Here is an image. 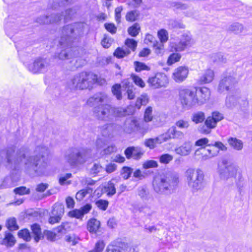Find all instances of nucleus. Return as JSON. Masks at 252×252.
<instances>
[{
    "label": "nucleus",
    "instance_id": "18",
    "mask_svg": "<svg viewBox=\"0 0 252 252\" xmlns=\"http://www.w3.org/2000/svg\"><path fill=\"white\" fill-rule=\"evenodd\" d=\"M165 142L170 139H182L185 136L184 133L177 129L176 126H172L170 127L167 132L162 134Z\"/></svg>",
    "mask_w": 252,
    "mask_h": 252
},
{
    "label": "nucleus",
    "instance_id": "40",
    "mask_svg": "<svg viewBox=\"0 0 252 252\" xmlns=\"http://www.w3.org/2000/svg\"><path fill=\"white\" fill-rule=\"evenodd\" d=\"M140 30V27L138 23L134 24L132 26L128 28L127 32L131 36H136Z\"/></svg>",
    "mask_w": 252,
    "mask_h": 252
},
{
    "label": "nucleus",
    "instance_id": "17",
    "mask_svg": "<svg viewBox=\"0 0 252 252\" xmlns=\"http://www.w3.org/2000/svg\"><path fill=\"white\" fill-rule=\"evenodd\" d=\"M46 64V59L39 58L29 65L28 69L33 73H41L45 70Z\"/></svg>",
    "mask_w": 252,
    "mask_h": 252
},
{
    "label": "nucleus",
    "instance_id": "50",
    "mask_svg": "<svg viewBox=\"0 0 252 252\" xmlns=\"http://www.w3.org/2000/svg\"><path fill=\"white\" fill-rule=\"evenodd\" d=\"M187 48L185 45H183L181 41L178 43H174L171 46V50L175 52H181L184 51Z\"/></svg>",
    "mask_w": 252,
    "mask_h": 252
},
{
    "label": "nucleus",
    "instance_id": "57",
    "mask_svg": "<svg viewBox=\"0 0 252 252\" xmlns=\"http://www.w3.org/2000/svg\"><path fill=\"white\" fill-rule=\"evenodd\" d=\"M105 244L103 241H98L95 245L94 249L89 252H102L104 248Z\"/></svg>",
    "mask_w": 252,
    "mask_h": 252
},
{
    "label": "nucleus",
    "instance_id": "20",
    "mask_svg": "<svg viewBox=\"0 0 252 252\" xmlns=\"http://www.w3.org/2000/svg\"><path fill=\"white\" fill-rule=\"evenodd\" d=\"M138 121L134 117L127 118L123 126L124 131L127 133H131L137 131Z\"/></svg>",
    "mask_w": 252,
    "mask_h": 252
},
{
    "label": "nucleus",
    "instance_id": "56",
    "mask_svg": "<svg viewBox=\"0 0 252 252\" xmlns=\"http://www.w3.org/2000/svg\"><path fill=\"white\" fill-rule=\"evenodd\" d=\"M14 192L20 195L29 194L30 193V189L26 187L22 186L15 188Z\"/></svg>",
    "mask_w": 252,
    "mask_h": 252
},
{
    "label": "nucleus",
    "instance_id": "15",
    "mask_svg": "<svg viewBox=\"0 0 252 252\" xmlns=\"http://www.w3.org/2000/svg\"><path fill=\"white\" fill-rule=\"evenodd\" d=\"M189 69L187 67L180 66L174 69L172 77L176 83H181L187 78Z\"/></svg>",
    "mask_w": 252,
    "mask_h": 252
},
{
    "label": "nucleus",
    "instance_id": "25",
    "mask_svg": "<svg viewBox=\"0 0 252 252\" xmlns=\"http://www.w3.org/2000/svg\"><path fill=\"white\" fill-rule=\"evenodd\" d=\"M192 145L190 142H185L182 146L176 148L175 152L182 156L189 155L191 151Z\"/></svg>",
    "mask_w": 252,
    "mask_h": 252
},
{
    "label": "nucleus",
    "instance_id": "6",
    "mask_svg": "<svg viewBox=\"0 0 252 252\" xmlns=\"http://www.w3.org/2000/svg\"><path fill=\"white\" fill-rule=\"evenodd\" d=\"M84 33L83 25L82 24L68 25L63 27L60 40L62 46L68 47L77 37Z\"/></svg>",
    "mask_w": 252,
    "mask_h": 252
},
{
    "label": "nucleus",
    "instance_id": "48",
    "mask_svg": "<svg viewBox=\"0 0 252 252\" xmlns=\"http://www.w3.org/2000/svg\"><path fill=\"white\" fill-rule=\"evenodd\" d=\"M121 87L120 84H115L112 88V92L118 100H121L122 98Z\"/></svg>",
    "mask_w": 252,
    "mask_h": 252
},
{
    "label": "nucleus",
    "instance_id": "38",
    "mask_svg": "<svg viewBox=\"0 0 252 252\" xmlns=\"http://www.w3.org/2000/svg\"><path fill=\"white\" fill-rule=\"evenodd\" d=\"M148 122L145 121V120L140 123L138 122L137 131L142 133L147 132L151 128L148 124Z\"/></svg>",
    "mask_w": 252,
    "mask_h": 252
},
{
    "label": "nucleus",
    "instance_id": "4",
    "mask_svg": "<svg viewBox=\"0 0 252 252\" xmlns=\"http://www.w3.org/2000/svg\"><path fill=\"white\" fill-rule=\"evenodd\" d=\"M188 187L192 193L203 190L205 187V175L200 169L188 168L185 173Z\"/></svg>",
    "mask_w": 252,
    "mask_h": 252
},
{
    "label": "nucleus",
    "instance_id": "45",
    "mask_svg": "<svg viewBox=\"0 0 252 252\" xmlns=\"http://www.w3.org/2000/svg\"><path fill=\"white\" fill-rule=\"evenodd\" d=\"M71 50L70 48H67L65 50H62L59 54V58L61 60L71 58L73 56L70 52Z\"/></svg>",
    "mask_w": 252,
    "mask_h": 252
},
{
    "label": "nucleus",
    "instance_id": "62",
    "mask_svg": "<svg viewBox=\"0 0 252 252\" xmlns=\"http://www.w3.org/2000/svg\"><path fill=\"white\" fill-rule=\"evenodd\" d=\"M143 166L145 169L155 168L158 166V162L155 160H149L145 162L143 164Z\"/></svg>",
    "mask_w": 252,
    "mask_h": 252
},
{
    "label": "nucleus",
    "instance_id": "11",
    "mask_svg": "<svg viewBox=\"0 0 252 252\" xmlns=\"http://www.w3.org/2000/svg\"><path fill=\"white\" fill-rule=\"evenodd\" d=\"M209 148L206 149L205 147H202L201 150L206 151L208 153L205 154L209 158L217 156L219 153V150L225 151L227 150V147L220 141L212 142L208 144Z\"/></svg>",
    "mask_w": 252,
    "mask_h": 252
},
{
    "label": "nucleus",
    "instance_id": "53",
    "mask_svg": "<svg viewBox=\"0 0 252 252\" xmlns=\"http://www.w3.org/2000/svg\"><path fill=\"white\" fill-rule=\"evenodd\" d=\"M229 30L234 32L235 33H239L243 30V26L239 23H235L230 26Z\"/></svg>",
    "mask_w": 252,
    "mask_h": 252
},
{
    "label": "nucleus",
    "instance_id": "60",
    "mask_svg": "<svg viewBox=\"0 0 252 252\" xmlns=\"http://www.w3.org/2000/svg\"><path fill=\"white\" fill-rule=\"evenodd\" d=\"M134 63L135 65V71L137 72H140L142 70L149 69L148 66H147L144 63L136 61Z\"/></svg>",
    "mask_w": 252,
    "mask_h": 252
},
{
    "label": "nucleus",
    "instance_id": "36",
    "mask_svg": "<svg viewBox=\"0 0 252 252\" xmlns=\"http://www.w3.org/2000/svg\"><path fill=\"white\" fill-rule=\"evenodd\" d=\"M168 5L170 8H173L174 9L185 10L189 8V5L186 3H183L179 1H169Z\"/></svg>",
    "mask_w": 252,
    "mask_h": 252
},
{
    "label": "nucleus",
    "instance_id": "59",
    "mask_svg": "<svg viewBox=\"0 0 252 252\" xmlns=\"http://www.w3.org/2000/svg\"><path fill=\"white\" fill-rule=\"evenodd\" d=\"M109 202L107 200L99 199L96 201L95 204L99 209L105 211L107 209Z\"/></svg>",
    "mask_w": 252,
    "mask_h": 252
},
{
    "label": "nucleus",
    "instance_id": "63",
    "mask_svg": "<svg viewBox=\"0 0 252 252\" xmlns=\"http://www.w3.org/2000/svg\"><path fill=\"white\" fill-rule=\"evenodd\" d=\"M153 119L152 108L148 107L145 111L144 120L147 122H150Z\"/></svg>",
    "mask_w": 252,
    "mask_h": 252
},
{
    "label": "nucleus",
    "instance_id": "12",
    "mask_svg": "<svg viewBox=\"0 0 252 252\" xmlns=\"http://www.w3.org/2000/svg\"><path fill=\"white\" fill-rule=\"evenodd\" d=\"M223 166L220 167L219 170L220 178L226 179L236 175L238 168L234 164L227 163L226 161H223Z\"/></svg>",
    "mask_w": 252,
    "mask_h": 252
},
{
    "label": "nucleus",
    "instance_id": "34",
    "mask_svg": "<svg viewBox=\"0 0 252 252\" xmlns=\"http://www.w3.org/2000/svg\"><path fill=\"white\" fill-rule=\"evenodd\" d=\"M16 242L13 235L9 232L5 233L4 239L2 240L1 244L7 247H12Z\"/></svg>",
    "mask_w": 252,
    "mask_h": 252
},
{
    "label": "nucleus",
    "instance_id": "29",
    "mask_svg": "<svg viewBox=\"0 0 252 252\" xmlns=\"http://www.w3.org/2000/svg\"><path fill=\"white\" fill-rule=\"evenodd\" d=\"M227 142L229 145L236 150L240 151L243 148V142L242 141L236 137H229L227 140Z\"/></svg>",
    "mask_w": 252,
    "mask_h": 252
},
{
    "label": "nucleus",
    "instance_id": "58",
    "mask_svg": "<svg viewBox=\"0 0 252 252\" xmlns=\"http://www.w3.org/2000/svg\"><path fill=\"white\" fill-rule=\"evenodd\" d=\"M102 170V166L98 163H95L90 169V174L94 176L97 174Z\"/></svg>",
    "mask_w": 252,
    "mask_h": 252
},
{
    "label": "nucleus",
    "instance_id": "5",
    "mask_svg": "<svg viewBox=\"0 0 252 252\" xmlns=\"http://www.w3.org/2000/svg\"><path fill=\"white\" fill-rule=\"evenodd\" d=\"M95 76L87 72L76 74L66 83V87L71 90L90 89L95 82Z\"/></svg>",
    "mask_w": 252,
    "mask_h": 252
},
{
    "label": "nucleus",
    "instance_id": "49",
    "mask_svg": "<svg viewBox=\"0 0 252 252\" xmlns=\"http://www.w3.org/2000/svg\"><path fill=\"white\" fill-rule=\"evenodd\" d=\"M168 26L170 29H184L185 28V26L181 23L180 21L174 20H170L168 21Z\"/></svg>",
    "mask_w": 252,
    "mask_h": 252
},
{
    "label": "nucleus",
    "instance_id": "16",
    "mask_svg": "<svg viewBox=\"0 0 252 252\" xmlns=\"http://www.w3.org/2000/svg\"><path fill=\"white\" fill-rule=\"evenodd\" d=\"M197 103L201 105L208 100L210 96V91L207 88H201L194 90Z\"/></svg>",
    "mask_w": 252,
    "mask_h": 252
},
{
    "label": "nucleus",
    "instance_id": "39",
    "mask_svg": "<svg viewBox=\"0 0 252 252\" xmlns=\"http://www.w3.org/2000/svg\"><path fill=\"white\" fill-rule=\"evenodd\" d=\"M100 128L102 136L106 137H109L111 134L112 125L107 124L100 127Z\"/></svg>",
    "mask_w": 252,
    "mask_h": 252
},
{
    "label": "nucleus",
    "instance_id": "51",
    "mask_svg": "<svg viewBox=\"0 0 252 252\" xmlns=\"http://www.w3.org/2000/svg\"><path fill=\"white\" fill-rule=\"evenodd\" d=\"M173 159L172 155L168 154H164L159 157V161L163 164H168Z\"/></svg>",
    "mask_w": 252,
    "mask_h": 252
},
{
    "label": "nucleus",
    "instance_id": "54",
    "mask_svg": "<svg viewBox=\"0 0 252 252\" xmlns=\"http://www.w3.org/2000/svg\"><path fill=\"white\" fill-rule=\"evenodd\" d=\"M132 169L130 167L125 166L122 169L121 175L124 179H127L130 177L132 172Z\"/></svg>",
    "mask_w": 252,
    "mask_h": 252
},
{
    "label": "nucleus",
    "instance_id": "41",
    "mask_svg": "<svg viewBox=\"0 0 252 252\" xmlns=\"http://www.w3.org/2000/svg\"><path fill=\"white\" fill-rule=\"evenodd\" d=\"M6 226L10 231L16 230L19 229L16 219L15 218H10L8 219L7 220Z\"/></svg>",
    "mask_w": 252,
    "mask_h": 252
},
{
    "label": "nucleus",
    "instance_id": "30",
    "mask_svg": "<svg viewBox=\"0 0 252 252\" xmlns=\"http://www.w3.org/2000/svg\"><path fill=\"white\" fill-rule=\"evenodd\" d=\"M214 77V71L212 70L208 69L200 77L199 81L201 84L210 83L213 80Z\"/></svg>",
    "mask_w": 252,
    "mask_h": 252
},
{
    "label": "nucleus",
    "instance_id": "14",
    "mask_svg": "<svg viewBox=\"0 0 252 252\" xmlns=\"http://www.w3.org/2000/svg\"><path fill=\"white\" fill-rule=\"evenodd\" d=\"M236 83L234 77L230 74H224L220 81L218 86V91L222 93L224 91H228Z\"/></svg>",
    "mask_w": 252,
    "mask_h": 252
},
{
    "label": "nucleus",
    "instance_id": "7",
    "mask_svg": "<svg viewBox=\"0 0 252 252\" xmlns=\"http://www.w3.org/2000/svg\"><path fill=\"white\" fill-rule=\"evenodd\" d=\"M120 111L118 108L109 104H103L96 106L93 108L94 117L98 121L109 122L113 121L119 116Z\"/></svg>",
    "mask_w": 252,
    "mask_h": 252
},
{
    "label": "nucleus",
    "instance_id": "44",
    "mask_svg": "<svg viewBox=\"0 0 252 252\" xmlns=\"http://www.w3.org/2000/svg\"><path fill=\"white\" fill-rule=\"evenodd\" d=\"M181 56L179 53H172L169 56L168 58L167 63L168 65H172L176 62H179L181 59Z\"/></svg>",
    "mask_w": 252,
    "mask_h": 252
},
{
    "label": "nucleus",
    "instance_id": "1",
    "mask_svg": "<svg viewBox=\"0 0 252 252\" xmlns=\"http://www.w3.org/2000/svg\"><path fill=\"white\" fill-rule=\"evenodd\" d=\"M46 151L45 148L37 147L34 155L29 156L28 151L25 148H21L17 152L16 158H13L14 148L13 146L1 150V157H5L11 168H16L21 162H24L25 168L29 171H34L38 175H41L46 171L47 158L43 155Z\"/></svg>",
    "mask_w": 252,
    "mask_h": 252
},
{
    "label": "nucleus",
    "instance_id": "3",
    "mask_svg": "<svg viewBox=\"0 0 252 252\" xmlns=\"http://www.w3.org/2000/svg\"><path fill=\"white\" fill-rule=\"evenodd\" d=\"M92 158V150L82 147H71L64 153L63 159L70 166L76 167Z\"/></svg>",
    "mask_w": 252,
    "mask_h": 252
},
{
    "label": "nucleus",
    "instance_id": "42",
    "mask_svg": "<svg viewBox=\"0 0 252 252\" xmlns=\"http://www.w3.org/2000/svg\"><path fill=\"white\" fill-rule=\"evenodd\" d=\"M139 16V12L137 10H132L127 13L126 18L128 21H135Z\"/></svg>",
    "mask_w": 252,
    "mask_h": 252
},
{
    "label": "nucleus",
    "instance_id": "32",
    "mask_svg": "<svg viewBox=\"0 0 252 252\" xmlns=\"http://www.w3.org/2000/svg\"><path fill=\"white\" fill-rule=\"evenodd\" d=\"M31 229L32 233L35 235L34 239L36 243L38 242L39 240L43 237L39 225L34 223L31 225Z\"/></svg>",
    "mask_w": 252,
    "mask_h": 252
},
{
    "label": "nucleus",
    "instance_id": "8",
    "mask_svg": "<svg viewBox=\"0 0 252 252\" xmlns=\"http://www.w3.org/2000/svg\"><path fill=\"white\" fill-rule=\"evenodd\" d=\"M179 97L184 108L189 109L197 103L194 90L181 89L179 91Z\"/></svg>",
    "mask_w": 252,
    "mask_h": 252
},
{
    "label": "nucleus",
    "instance_id": "23",
    "mask_svg": "<svg viewBox=\"0 0 252 252\" xmlns=\"http://www.w3.org/2000/svg\"><path fill=\"white\" fill-rule=\"evenodd\" d=\"M126 243L121 241L116 240L112 241L109 244L106 248V252H125V247Z\"/></svg>",
    "mask_w": 252,
    "mask_h": 252
},
{
    "label": "nucleus",
    "instance_id": "24",
    "mask_svg": "<svg viewBox=\"0 0 252 252\" xmlns=\"http://www.w3.org/2000/svg\"><path fill=\"white\" fill-rule=\"evenodd\" d=\"M123 88L126 91L127 98L129 99H132L135 97V88L132 84V82H130L129 79L124 80L122 82Z\"/></svg>",
    "mask_w": 252,
    "mask_h": 252
},
{
    "label": "nucleus",
    "instance_id": "9",
    "mask_svg": "<svg viewBox=\"0 0 252 252\" xmlns=\"http://www.w3.org/2000/svg\"><path fill=\"white\" fill-rule=\"evenodd\" d=\"M126 47L124 48H118L115 52L114 55L118 58H122L129 55L130 53V49L134 51L136 48L137 43L133 39L127 38L125 42Z\"/></svg>",
    "mask_w": 252,
    "mask_h": 252
},
{
    "label": "nucleus",
    "instance_id": "10",
    "mask_svg": "<svg viewBox=\"0 0 252 252\" xmlns=\"http://www.w3.org/2000/svg\"><path fill=\"white\" fill-rule=\"evenodd\" d=\"M148 83L151 87L158 89L165 86L168 83V78L163 73H157L154 76L150 77Z\"/></svg>",
    "mask_w": 252,
    "mask_h": 252
},
{
    "label": "nucleus",
    "instance_id": "61",
    "mask_svg": "<svg viewBox=\"0 0 252 252\" xmlns=\"http://www.w3.org/2000/svg\"><path fill=\"white\" fill-rule=\"evenodd\" d=\"M131 81L134 82L136 85L142 88L144 87L145 85V83L143 80L139 76L135 75H131Z\"/></svg>",
    "mask_w": 252,
    "mask_h": 252
},
{
    "label": "nucleus",
    "instance_id": "43",
    "mask_svg": "<svg viewBox=\"0 0 252 252\" xmlns=\"http://www.w3.org/2000/svg\"><path fill=\"white\" fill-rule=\"evenodd\" d=\"M137 194L143 200L148 199L149 192L147 189L144 187H140L137 189Z\"/></svg>",
    "mask_w": 252,
    "mask_h": 252
},
{
    "label": "nucleus",
    "instance_id": "21",
    "mask_svg": "<svg viewBox=\"0 0 252 252\" xmlns=\"http://www.w3.org/2000/svg\"><path fill=\"white\" fill-rule=\"evenodd\" d=\"M107 95L102 93H98L94 94L90 97L87 100V104L90 106H96L101 105L99 103L104 102L107 99Z\"/></svg>",
    "mask_w": 252,
    "mask_h": 252
},
{
    "label": "nucleus",
    "instance_id": "22",
    "mask_svg": "<svg viewBox=\"0 0 252 252\" xmlns=\"http://www.w3.org/2000/svg\"><path fill=\"white\" fill-rule=\"evenodd\" d=\"M69 223L68 222H63L62 224L59 226L57 228L55 229V231L58 233V234L55 233V232H52L51 231H48V240H50L52 241H55L58 239L60 238L59 233H65L66 231L68 230L69 228Z\"/></svg>",
    "mask_w": 252,
    "mask_h": 252
},
{
    "label": "nucleus",
    "instance_id": "13",
    "mask_svg": "<svg viewBox=\"0 0 252 252\" xmlns=\"http://www.w3.org/2000/svg\"><path fill=\"white\" fill-rule=\"evenodd\" d=\"M158 35L160 39V42L156 41V42L153 44V48L156 54L159 55L163 52V43L168 40V34L165 30L161 29L158 32Z\"/></svg>",
    "mask_w": 252,
    "mask_h": 252
},
{
    "label": "nucleus",
    "instance_id": "27",
    "mask_svg": "<svg viewBox=\"0 0 252 252\" xmlns=\"http://www.w3.org/2000/svg\"><path fill=\"white\" fill-rule=\"evenodd\" d=\"M115 182V180H112L104 184L102 191L103 192L106 193L108 196H112L116 193Z\"/></svg>",
    "mask_w": 252,
    "mask_h": 252
},
{
    "label": "nucleus",
    "instance_id": "26",
    "mask_svg": "<svg viewBox=\"0 0 252 252\" xmlns=\"http://www.w3.org/2000/svg\"><path fill=\"white\" fill-rule=\"evenodd\" d=\"M164 142H165L164 137L162 134H161L155 138L145 139L144 144L146 147L152 149L155 148L156 144H161Z\"/></svg>",
    "mask_w": 252,
    "mask_h": 252
},
{
    "label": "nucleus",
    "instance_id": "19",
    "mask_svg": "<svg viewBox=\"0 0 252 252\" xmlns=\"http://www.w3.org/2000/svg\"><path fill=\"white\" fill-rule=\"evenodd\" d=\"M248 104L246 100L242 99L240 97L234 95L227 96L225 100V105L228 109H232L237 107L238 105H246Z\"/></svg>",
    "mask_w": 252,
    "mask_h": 252
},
{
    "label": "nucleus",
    "instance_id": "28",
    "mask_svg": "<svg viewBox=\"0 0 252 252\" xmlns=\"http://www.w3.org/2000/svg\"><path fill=\"white\" fill-rule=\"evenodd\" d=\"M100 226V222L95 219H91L88 222L87 229L90 233H96Z\"/></svg>",
    "mask_w": 252,
    "mask_h": 252
},
{
    "label": "nucleus",
    "instance_id": "46",
    "mask_svg": "<svg viewBox=\"0 0 252 252\" xmlns=\"http://www.w3.org/2000/svg\"><path fill=\"white\" fill-rule=\"evenodd\" d=\"M180 41H181L183 45H185L186 48L190 46L192 43L190 36L186 33H184L181 36Z\"/></svg>",
    "mask_w": 252,
    "mask_h": 252
},
{
    "label": "nucleus",
    "instance_id": "52",
    "mask_svg": "<svg viewBox=\"0 0 252 252\" xmlns=\"http://www.w3.org/2000/svg\"><path fill=\"white\" fill-rule=\"evenodd\" d=\"M68 215L71 218H75L77 219H82L84 217L83 213L80 209H74L68 212Z\"/></svg>",
    "mask_w": 252,
    "mask_h": 252
},
{
    "label": "nucleus",
    "instance_id": "64",
    "mask_svg": "<svg viewBox=\"0 0 252 252\" xmlns=\"http://www.w3.org/2000/svg\"><path fill=\"white\" fill-rule=\"evenodd\" d=\"M217 122L212 116L208 117L205 121V124L211 129L215 128L217 125Z\"/></svg>",
    "mask_w": 252,
    "mask_h": 252
},
{
    "label": "nucleus",
    "instance_id": "37",
    "mask_svg": "<svg viewBox=\"0 0 252 252\" xmlns=\"http://www.w3.org/2000/svg\"><path fill=\"white\" fill-rule=\"evenodd\" d=\"M205 116L204 112L199 111L192 114L191 120L195 124L202 123L204 121Z\"/></svg>",
    "mask_w": 252,
    "mask_h": 252
},
{
    "label": "nucleus",
    "instance_id": "55",
    "mask_svg": "<svg viewBox=\"0 0 252 252\" xmlns=\"http://www.w3.org/2000/svg\"><path fill=\"white\" fill-rule=\"evenodd\" d=\"M143 155V152H142L140 148L133 146L132 158L133 159L138 160L141 158Z\"/></svg>",
    "mask_w": 252,
    "mask_h": 252
},
{
    "label": "nucleus",
    "instance_id": "47",
    "mask_svg": "<svg viewBox=\"0 0 252 252\" xmlns=\"http://www.w3.org/2000/svg\"><path fill=\"white\" fill-rule=\"evenodd\" d=\"M18 236L28 242L31 239V236L29 231L27 229L20 230L18 233Z\"/></svg>",
    "mask_w": 252,
    "mask_h": 252
},
{
    "label": "nucleus",
    "instance_id": "33",
    "mask_svg": "<svg viewBox=\"0 0 252 252\" xmlns=\"http://www.w3.org/2000/svg\"><path fill=\"white\" fill-rule=\"evenodd\" d=\"M64 214V206L61 203H56L51 212V215L61 216L62 217Z\"/></svg>",
    "mask_w": 252,
    "mask_h": 252
},
{
    "label": "nucleus",
    "instance_id": "35",
    "mask_svg": "<svg viewBox=\"0 0 252 252\" xmlns=\"http://www.w3.org/2000/svg\"><path fill=\"white\" fill-rule=\"evenodd\" d=\"M211 59L213 63L218 64L225 63L227 61L226 58L220 53L213 54Z\"/></svg>",
    "mask_w": 252,
    "mask_h": 252
},
{
    "label": "nucleus",
    "instance_id": "2",
    "mask_svg": "<svg viewBox=\"0 0 252 252\" xmlns=\"http://www.w3.org/2000/svg\"><path fill=\"white\" fill-rule=\"evenodd\" d=\"M179 182V173L170 171L155 177L153 189L159 194L169 195L175 192Z\"/></svg>",
    "mask_w": 252,
    "mask_h": 252
},
{
    "label": "nucleus",
    "instance_id": "31",
    "mask_svg": "<svg viewBox=\"0 0 252 252\" xmlns=\"http://www.w3.org/2000/svg\"><path fill=\"white\" fill-rule=\"evenodd\" d=\"M72 12L71 9H67L64 12V15L56 14L52 15L50 17V22L51 23L58 22L61 21L63 17H64L65 20H67L69 17L70 13Z\"/></svg>",
    "mask_w": 252,
    "mask_h": 252
}]
</instances>
